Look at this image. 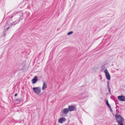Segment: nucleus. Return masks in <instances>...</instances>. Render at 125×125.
I'll return each instance as SVG.
<instances>
[{"mask_svg":"<svg viewBox=\"0 0 125 125\" xmlns=\"http://www.w3.org/2000/svg\"><path fill=\"white\" fill-rule=\"evenodd\" d=\"M25 14L24 13H23L22 11H19L18 12L13 14V15L7 21V22H8L11 21V18L13 17L19 18V20H20V21L21 20H22Z\"/></svg>","mask_w":125,"mask_h":125,"instance_id":"f257e3e1","label":"nucleus"},{"mask_svg":"<svg viewBox=\"0 0 125 125\" xmlns=\"http://www.w3.org/2000/svg\"><path fill=\"white\" fill-rule=\"evenodd\" d=\"M115 116L118 125H124L123 124V122L124 120V118L120 115H117V114L115 115Z\"/></svg>","mask_w":125,"mask_h":125,"instance_id":"f03ea898","label":"nucleus"},{"mask_svg":"<svg viewBox=\"0 0 125 125\" xmlns=\"http://www.w3.org/2000/svg\"><path fill=\"white\" fill-rule=\"evenodd\" d=\"M34 92L37 94H39L41 92V88L40 87H34L32 88Z\"/></svg>","mask_w":125,"mask_h":125,"instance_id":"7ed1b4c3","label":"nucleus"},{"mask_svg":"<svg viewBox=\"0 0 125 125\" xmlns=\"http://www.w3.org/2000/svg\"><path fill=\"white\" fill-rule=\"evenodd\" d=\"M68 109V108H65L61 111L60 114L61 116H63V115L67 114L69 112Z\"/></svg>","mask_w":125,"mask_h":125,"instance_id":"20e7f679","label":"nucleus"},{"mask_svg":"<svg viewBox=\"0 0 125 125\" xmlns=\"http://www.w3.org/2000/svg\"><path fill=\"white\" fill-rule=\"evenodd\" d=\"M104 73L105 74L106 78L108 80H110L111 79L110 75L107 69H106L104 70Z\"/></svg>","mask_w":125,"mask_h":125,"instance_id":"39448f33","label":"nucleus"},{"mask_svg":"<svg viewBox=\"0 0 125 125\" xmlns=\"http://www.w3.org/2000/svg\"><path fill=\"white\" fill-rule=\"evenodd\" d=\"M69 111H72L76 110V108L73 105H69L68 108Z\"/></svg>","mask_w":125,"mask_h":125,"instance_id":"423d86ee","label":"nucleus"},{"mask_svg":"<svg viewBox=\"0 0 125 125\" xmlns=\"http://www.w3.org/2000/svg\"><path fill=\"white\" fill-rule=\"evenodd\" d=\"M117 98L118 99L121 101H125V97L123 95H121L118 96Z\"/></svg>","mask_w":125,"mask_h":125,"instance_id":"0eeeda50","label":"nucleus"},{"mask_svg":"<svg viewBox=\"0 0 125 125\" xmlns=\"http://www.w3.org/2000/svg\"><path fill=\"white\" fill-rule=\"evenodd\" d=\"M66 120L65 118L62 117L60 118L58 120V122L61 124H62Z\"/></svg>","mask_w":125,"mask_h":125,"instance_id":"6e6552de","label":"nucleus"},{"mask_svg":"<svg viewBox=\"0 0 125 125\" xmlns=\"http://www.w3.org/2000/svg\"><path fill=\"white\" fill-rule=\"evenodd\" d=\"M37 76H35L32 79L31 82L32 84H34L36 83L38 80L37 78Z\"/></svg>","mask_w":125,"mask_h":125,"instance_id":"1a4fd4ad","label":"nucleus"},{"mask_svg":"<svg viewBox=\"0 0 125 125\" xmlns=\"http://www.w3.org/2000/svg\"><path fill=\"white\" fill-rule=\"evenodd\" d=\"M85 93L84 92L82 93L79 95L80 98V99H83L85 98V97L84 96Z\"/></svg>","mask_w":125,"mask_h":125,"instance_id":"9d476101","label":"nucleus"},{"mask_svg":"<svg viewBox=\"0 0 125 125\" xmlns=\"http://www.w3.org/2000/svg\"><path fill=\"white\" fill-rule=\"evenodd\" d=\"M47 84L45 82H43L42 87V90H44L47 87Z\"/></svg>","mask_w":125,"mask_h":125,"instance_id":"9b49d317","label":"nucleus"},{"mask_svg":"<svg viewBox=\"0 0 125 125\" xmlns=\"http://www.w3.org/2000/svg\"><path fill=\"white\" fill-rule=\"evenodd\" d=\"M15 101L16 102H21L22 101V98L20 99H17L15 100Z\"/></svg>","mask_w":125,"mask_h":125,"instance_id":"f8f14e48","label":"nucleus"},{"mask_svg":"<svg viewBox=\"0 0 125 125\" xmlns=\"http://www.w3.org/2000/svg\"><path fill=\"white\" fill-rule=\"evenodd\" d=\"M20 20H16L13 23L14 25H15L16 24L20 22Z\"/></svg>","mask_w":125,"mask_h":125,"instance_id":"ddd939ff","label":"nucleus"},{"mask_svg":"<svg viewBox=\"0 0 125 125\" xmlns=\"http://www.w3.org/2000/svg\"><path fill=\"white\" fill-rule=\"evenodd\" d=\"M105 68V65L104 64L102 67L101 70L102 71H103Z\"/></svg>","mask_w":125,"mask_h":125,"instance_id":"4468645a","label":"nucleus"},{"mask_svg":"<svg viewBox=\"0 0 125 125\" xmlns=\"http://www.w3.org/2000/svg\"><path fill=\"white\" fill-rule=\"evenodd\" d=\"M73 31H72L69 32L67 33V35H69L73 33Z\"/></svg>","mask_w":125,"mask_h":125,"instance_id":"2eb2a0df","label":"nucleus"},{"mask_svg":"<svg viewBox=\"0 0 125 125\" xmlns=\"http://www.w3.org/2000/svg\"><path fill=\"white\" fill-rule=\"evenodd\" d=\"M110 98L111 99H112V100H114L115 101V102H116V101L114 99L115 97L114 96H111Z\"/></svg>","mask_w":125,"mask_h":125,"instance_id":"dca6fc26","label":"nucleus"},{"mask_svg":"<svg viewBox=\"0 0 125 125\" xmlns=\"http://www.w3.org/2000/svg\"><path fill=\"white\" fill-rule=\"evenodd\" d=\"M108 90V92L109 94H111V89L110 87H107Z\"/></svg>","mask_w":125,"mask_h":125,"instance_id":"f3484780","label":"nucleus"},{"mask_svg":"<svg viewBox=\"0 0 125 125\" xmlns=\"http://www.w3.org/2000/svg\"><path fill=\"white\" fill-rule=\"evenodd\" d=\"M107 87H110V86H109V82L108 81L107 82Z\"/></svg>","mask_w":125,"mask_h":125,"instance_id":"a211bd4d","label":"nucleus"},{"mask_svg":"<svg viewBox=\"0 0 125 125\" xmlns=\"http://www.w3.org/2000/svg\"><path fill=\"white\" fill-rule=\"evenodd\" d=\"M106 105L108 108L111 107V106L109 103L107 105Z\"/></svg>","mask_w":125,"mask_h":125,"instance_id":"6ab92c4d","label":"nucleus"},{"mask_svg":"<svg viewBox=\"0 0 125 125\" xmlns=\"http://www.w3.org/2000/svg\"><path fill=\"white\" fill-rule=\"evenodd\" d=\"M106 104L107 105L108 104H109L108 101L107 100H106Z\"/></svg>","mask_w":125,"mask_h":125,"instance_id":"aec40b11","label":"nucleus"},{"mask_svg":"<svg viewBox=\"0 0 125 125\" xmlns=\"http://www.w3.org/2000/svg\"><path fill=\"white\" fill-rule=\"evenodd\" d=\"M115 104L116 105V107H115V108L116 109L117 108L119 107V106L118 105H117V103H116V102H115Z\"/></svg>","mask_w":125,"mask_h":125,"instance_id":"412c9836","label":"nucleus"},{"mask_svg":"<svg viewBox=\"0 0 125 125\" xmlns=\"http://www.w3.org/2000/svg\"><path fill=\"white\" fill-rule=\"evenodd\" d=\"M109 109H110V111L111 112H113V111L112 110V109L111 107L109 108Z\"/></svg>","mask_w":125,"mask_h":125,"instance_id":"4be33fe9","label":"nucleus"},{"mask_svg":"<svg viewBox=\"0 0 125 125\" xmlns=\"http://www.w3.org/2000/svg\"><path fill=\"white\" fill-rule=\"evenodd\" d=\"M6 33L5 32V31L3 33V35L4 36H5L6 35Z\"/></svg>","mask_w":125,"mask_h":125,"instance_id":"5701e85b","label":"nucleus"},{"mask_svg":"<svg viewBox=\"0 0 125 125\" xmlns=\"http://www.w3.org/2000/svg\"><path fill=\"white\" fill-rule=\"evenodd\" d=\"M9 28H10L9 27H8L7 28H6V31H8L9 29Z\"/></svg>","mask_w":125,"mask_h":125,"instance_id":"b1692460","label":"nucleus"},{"mask_svg":"<svg viewBox=\"0 0 125 125\" xmlns=\"http://www.w3.org/2000/svg\"><path fill=\"white\" fill-rule=\"evenodd\" d=\"M99 76H100V80H101L102 79V76H101V75H99Z\"/></svg>","mask_w":125,"mask_h":125,"instance_id":"393cba45","label":"nucleus"},{"mask_svg":"<svg viewBox=\"0 0 125 125\" xmlns=\"http://www.w3.org/2000/svg\"><path fill=\"white\" fill-rule=\"evenodd\" d=\"M13 25H14L13 23H11L10 24V27H11Z\"/></svg>","mask_w":125,"mask_h":125,"instance_id":"a878e982","label":"nucleus"},{"mask_svg":"<svg viewBox=\"0 0 125 125\" xmlns=\"http://www.w3.org/2000/svg\"><path fill=\"white\" fill-rule=\"evenodd\" d=\"M17 94L16 93L14 95V96H17Z\"/></svg>","mask_w":125,"mask_h":125,"instance_id":"bb28decb","label":"nucleus"},{"mask_svg":"<svg viewBox=\"0 0 125 125\" xmlns=\"http://www.w3.org/2000/svg\"><path fill=\"white\" fill-rule=\"evenodd\" d=\"M117 110H118V109H117L116 110V111L117 112Z\"/></svg>","mask_w":125,"mask_h":125,"instance_id":"cd10ccee","label":"nucleus"},{"mask_svg":"<svg viewBox=\"0 0 125 125\" xmlns=\"http://www.w3.org/2000/svg\"><path fill=\"white\" fill-rule=\"evenodd\" d=\"M68 125V124H66L65 125Z\"/></svg>","mask_w":125,"mask_h":125,"instance_id":"c85d7f7f","label":"nucleus"},{"mask_svg":"<svg viewBox=\"0 0 125 125\" xmlns=\"http://www.w3.org/2000/svg\"><path fill=\"white\" fill-rule=\"evenodd\" d=\"M114 125H117L116 124H114Z\"/></svg>","mask_w":125,"mask_h":125,"instance_id":"c756f323","label":"nucleus"}]
</instances>
